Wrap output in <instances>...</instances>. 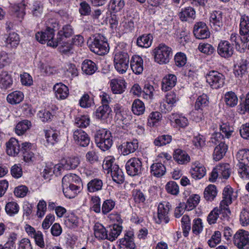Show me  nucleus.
Here are the masks:
<instances>
[{
	"mask_svg": "<svg viewBox=\"0 0 249 249\" xmlns=\"http://www.w3.org/2000/svg\"><path fill=\"white\" fill-rule=\"evenodd\" d=\"M49 21L47 24V27L44 32H38L36 34V38L37 41L42 44L47 41V45L53 47H56L58 45L60 40L57 36L56 38H54V28L57 27V24L53 20Z\"/></svg>",
	"mask_w": 249,
	"mask_h": 249,
	"instance_id": "obj_1",
	"label": "nucleus"
},
{
	"mask_svg": "<svg viewBox=\"0 0 249 249\" xmlns=\"http://www.w3.org/2000/svg\"><path fill=\"white\" fill-rule=\"evenodd\" d=\"M79 181L78 177L75 174H69L63 178L62 179L63 192L66 197L74 198L79 192L80 187L74 184Z\"/></svg>",
	"mask_w": 249,
	"mask_h": 249,
	"instance_id": "obj_2",
	"label": "nucleus"
},
{
	"mask_svg": "<svg viewBox=\"0 0 249 249\" xmlns=\"http://www.w3.org/2000/svg\"><path fill=\"white\" fill-rule=\"evenodd\" d=\"M88 43L90 51L97 54L104 55L109 51V46L106 38L100 34L94 36Z\"/></svg>",
	"mask_w": 249,
	"mask_h": 249,
	"instance_id": "obj_3",
	"label": "nucleus"
},
{
	"mask_svg": "<svg viewBox=\"0 0 249 249\" xmlns=\"http://www.w3.org/2000/svg\"><path fill=\"white\" fill-rule=\"evenodd\" d=\"M115 159L112 157H107L104 160L103 167L107 170V173L110 172L114 181L117 183H121L124 180V173L119 166L114 163Z\"/></svg>",
	"mask_w": 249,
	"mask_h": 249,
	"instance_id": "obj_4",
	"label": "nucleus"
},
{
	"mask_svg": "<svg viewBox=\"0 0 249 249\" xmlns=\"http://www.w3.org/2000/svg\"><path fill=\"white\" fill-rule=\"evenodd\" d=\"M130 59L127 52L125 50H117L114 52V66L120 74L125 73L129 68Z\"/></svg>",
	"mask_w": 249,
	"mask_h": 249,
	"instance_id": "obj_5",
	"label": "nucleus"
},
{
	"mask_svg": "<svg viewBox=\"0 0 249 249\" xmlns=\"http://www.w3.org/2000/svg\"><path fill=\"white\" fill-rule=\"evenodd\" d=\"M94 138L97 146L104 151L108 150L112 145L111 134L106 129H103L97 131Z\"/></svg>",
	"mask_w": 249,
	"mask_h": 249,
	"instance_id": "obj_6",
	"label": "nucleus"
},
{
	"mask_svg": "<svg viewBox=\"0 0 249 249\" xmlns=\"http://www.w3.org/2000/svg\"><path fill=\"white\" fill-rule=\"evenodd\" d=\"M154 53L156 62L160 64H167L172 55V50L170 47L161 44L155 49Z\"/></svg>",
	"mask_w": 249,
	"mask_h": 249,
	"instance_id": "obj_7",
	"label": "nucleus"
},
{
	"mask_svg": "<svg viewBox=\"0 0 249 249\" xmlns=\"http://www.w3.org/2000/svg\"><path fill=\"white\" fill-rule=\"evenodd\" d=\"M231 212L229 209L221 207L214 208L208 214L207 221L210 225L216 223L218 218L223 221H228L230 218Z\"/></svg>",
	"mask_w": 249,
	"mask_h": 249,
	"instance_id": "obj_8",
	"label": "nucleus"
},
{
	"mask_svg": "<svg viewBox=\"0 0 249 249\" xmlns=\"http://www.w3.org/2000/svg\"><path fill=\"white\" fill-rule=\"evenodd\" d=\"M206 82L213 89H219L225 84L224 75L217 71H209L206 75Z\"/></svg>",
	"mask_w": 249,
	"mask_h": 249,
	"instance_id": "obj_9",
	"label": "nucleus"
},
{
	"mask_svg": "<svg viewBox=\"0 0 249 249\" xmlns=\"http://www.w3.org/2000/svg\"><path fill=\"white\" fill-rule=\"evenodd\" d=\"M233 243L238 249H249V232L238 230L233 235Z\"/></svg>",
	"mask_w": 249,
	"mask_h": 249,
	"instance_id": "obj_10",
	"label": "nucleus"
},
{
	"mask_svg": "<svg viewBox=\"0 0 249 249\" xmlns=\"http://www.w3.org/2000/svg\"><path fill=\"white\" fill-rule=\"evenodd\" d=\"M125 166L126 173L130 176L138 175L142 173V162L140 158H131L126 162Z\"/></svg>",
	"mask_w": 249,
	"mask_h": 249,
	"instance_id": "obj_11",
	"label": "nucleus"
},
{
	"mask_svg": "<svg viewBox=\"0 0 249 249\" xmlns=\"http://www.w3.org/2000/svg\"><path fill=\"white\" fill-rule=\"evenodd\" d=\"M171 205L168 202L163 201L160 203L158 207V216L155 219L158 224L161 223H167L169 221L168 212L170 209Z\"/></svg>",
	"mask_w": 249,
	"mask_h": 249,
	"instance_id": "obj_12",
	"label": "nucleus"
},
{
	"mask_svg": "<svg viewBox=\"0 0 249 249\" xmlns=\"http://www.w3.org/2000/svg\"><path fill=\"white\" fill-rule=\"evenodd\" d=\"M223 14L220 10L213 11L210 14V24L216 31L221 30L224 25Z\"/></svg>",
	"mask_w": 249,
	"mask_h": 249,
	"instance_id": "obj_13",
	"label": "nucleus"
},
{
	"mask_svg": "<svg viewBox=\"0 0 249 249\" xmlns=\"http://www.w3.org/2000/svg\"><path fill=\"white\" fill-rule=\"evenodd\" d=\"M234 49L231 44L227 40H221L217 47V53L222 57L229 58L233 53Z\"/></svg>",
	"mask_w": 249,
	"mask_h": 249,
	"instance_id": "obj_14",
	"label": "nucleus"
},
{
	"mask_svg": "<svg viewBox=\"0 0 249 249\" xmlns=\"http://www.w3.org/2000/svg\"><path fill=\"white\" fill-rule=\"evenodd\" d=\"M133 236V231H126L124 233V237L119 240L120 249H135V244Z\"/></svg>",
	"mask_w": 249,
	"mask_h": 249,
	"instance_id": "obj_15",
	"label": "nucleus"
},
{
	"mask_svg": "<svg viewBox=\"0 0 249 249\" xmlns=\"http://www.w3.org/2000/svg\"><path fill=\"white\" fill-rule=\"evenodd\" d=\"M194 34L198 39H205L209 37L210 32L205 23L198 22L194 26Z\"/></svg>",
	"mask_w": 249,
	"mask_h": 249,
	"instance_id": "obj_16",
	"label": "nucleus"
},
{
	"mask_svg": "<svg viewBox=\"0 0 249 249\" xmlns=\"http://www.w3.org/2000/svg\"><path fill=\"white\" fill-rule=\"evenodd\" d=\"M73 137L75 143L81 146L86 147L89 143V137L81 129H77L73 132Z\"/></svg>",
	"mask_w": 249,
	"mask_h": 249,
	"instance_id": "obj_17",
	"label": "nucleus"
},
{
	"mask_svg": "<svg viewBox=\"0 0 249 249\" xmlns=\"http://www.w3.org/2000/svg\"><path fill=\"white\" fill-rule=\"evenodd\" d=\"M180 20L183 22H192L196 18V11L191 6L182 8L178 13Z\"/></svg>",
	"mask_w": 249,
	"mask_h": 249,
	"instance_id": "obj_18",
	"label": "nucleus"
},
{
	"mask_svg": "<svg viewBox=\"0 0 249 249\" xmlns=\"http://www.w3.org/2000/svg\"><path fill=\"white\" fill-rule=\"evenodd\" d=\"M239 34L242 36V39H249V16L246 14L241 15Z\"/></svg>",
	"mask_w": 249,
	"mask_h": 249,
	"instance_id": "obj_19",
	"label": "nucleus"
},
{
	"mask_svg": "<svg viewBox=\"0 0 249 249\" xmlns=\"http://www.w3.org/2000/svg\"><path fill=\"white\" fill-rule=\"evenodd\" d=\"M130 66L132 71L136 74H141L143 70V61L139 55H133L130 61Z\"/></svg>",
	"mask_w": 249,
	"mask_h": 249,
	"instance_id": "obj_20",
	"label": "nucleus"
},
{
	"mask_svg": "<svg viewBox=\"0 0 249 249\" xmlns=\"http://www.w3.org/2000/svg\"><path fill=\"white\" fill-rule=\"evenodd\" d=\"M249 62L247 59L241 58L234 66V74L236 77H243L248 73Z\"/></svg>",
	"mask_w": 249,
	"mask_h": 249,
	"instance_id": "obj_21",
	"label": "nucleus"
},
{
	"mask_svg": "<svg viewBox=\"0 0 249 249\" xmlns=\"http://www.w3.org/2000/svg\"><path fill=\"white\" fill-rule=\"evenodd\" d=\"M139 147V143L137 139L124 142L121 145V152L123 155H128L134 152Z\"/></svg>",
	"mask_w": 249,
	"mask_h": 249,
	"instance_id": "obj_22",
	"label": "nucleus"
},
{
	"mask_svg": "<svg viewBox=\"0 0 249 249\" xmlns=\"http://www.w3.org/2000/svg\"><path fill=\"white\" fill-rule=\"evenodd\" d=\"M232 194L233 190L231 186H227L225 187L223 191V199L220 202L219 205L225 209H229V205L231 203L233 199Z\"/></svg>",
	"mask_w": 249,
	"mask_h": 249,
	"instance_id": "obj_23",
	"label": "nucleus"
},
{
	"mask_svg": "<svg viewBox=\"0 0 249 249\" xmlns=\"http://www.w3.org/2000/svg\"><path fill=\"white\" fill-rule=\"evenodd\" d=\"M20 144L18 141L14 138H11L6 142V152L8 155L16 156L20 151Z\"/></svg>",
	"mask_w": 249,
	"mask_h": 249,
	"instance_id": "obj_24",
	"label": "nucleus"
},
{
	"mask_svg": "<svg viewBox=\"0 0 249 249\" xmlns=\"http://www.w3.org/2000/svg\"><path fill=\"white\" fill-rule=\"evenodd\" d=\"M55 95L59 100H64L69 94L68 88L64 84L60 83H57L53 86Z\"/></svg>",
	"mask_w": 249,
	"mask_h": 249,
	"instance_id": "obj_25",
	"label": "nucleus"
},
{
	"mask_svg": "<svg viewBox=\"0 0 249 249\" xmlns=\"http://www.w3.org/2000/svg\"><path fill=\"white\" fill-rule=\"evenodd\" d=\"M126 82L123 79H114L111 80L110 87L114 94H122L126 88Z\"/></svg>",
	"mask_w": 249,
	"mask_h": 249,
	"instance_id": "obj_26",
	"label": "nucleus"
},
{
	"mask_svg": "<svg viewBox=\"0 0 249 249\" xmlns=\"http://www.w3.org/2000/svg\"><path fill=\"white\" fill-rule=\"evenodd\" d=\"M177 81V78L175 75L169 74L162 79L161 89L164 91L170 90L175 86Z\"/></svg>",
	"mask_w": 249,
	"mask_h": 249,
	"instance_id": "obj_27",
	"label": "nucleus"
},
{
	"mask_svg": "<svg viewBox=\"0 0 249 249\" xmlns=\"http://www.w3.org/2000/svg\"><path fill=\"white\" fill-rule=\"evenodd\" d=\"M190 173L194 179H200L206 174V169L201 163L196 162L193 165Z\"/></svg>",
	"mask_w": 249,
	"mask_h": 249,
	"instance_id": "obj_28",
	"label": "nucleus"
},
{
	"mask_svg": "<svg viewBox=\"0 0 249 249\" xmlns=\"http://www.w3.org/2000/svg\"><path fill=\"white\" fill-rule=\"evenodd\" d=\"M173 158L176 161L180 164H186L190 160L189 155L186 151L181 149H177L174 151Z\"/></svg>",
	"mask_w": 249,
	"mask_h": 249,
	"instance_id": "obj_29",
	"label": "nucleus"
},
{
	"mask_svg": "<svg viewBox=\"0 0 249 249\" xmlns=\"http://www.w3.org/2000/svg\"><path fill=\"white\" fill-rule=\"evenodd\" d=\"M63 168L65 170H71L76 168L80 163V160L76 157H68L61 160Z\"/></svg>",
	"mask_w": 249,
	"mask_h": 249,
	"instance_id": "obj_30",
	"label": "nucleus"
},
{
	"mask_svg": "<svg viewBox=\"0 0 249 249\" xmlns=\"http://www.w3.org/2000/svg\"><path fill=\"white\" fill-rule=\"evenodd\" d=\"M12 84L13 79L11 75L7 71H1L0 72V88L7 89L11 88Z\"/></svg>",
	"mask_w": 249,
	"mask_h": 249,
	"instance_id": "obj_31",
	"label": "nucleus"
},
{
	"mask_svg": "<svg viewBox=\"0 0 249 249\" xmlns=\"http://www.w3.org/2000/svg\"><path fill=\"white\" fill-rule=\"evenodd\" d=\"M46 145L47 146L53 145L59 141V132L53 129L45 131Z\"/></svg>",
	"mask_w": 249,
	"mask_h": 249,
	"instance_id": "obj_32",
	"label": "nucleus"
},
{
	"mask_svg": "<svg viewBox=\"0 0 249 249\" xmlns=\"http://www.w3.org/2000/svg\"><path fill=\"white\" fill-rule=\"evenodd\" d=\"M107 240L113 241L117 238L122 231V227L118 224H113L107 230Z\"/></svg>",
	"mask_w": 249,
	"mask_h": 249,
	"instance_id": "obj_33",
	"label": "nucleus"
},
{
	"mask_svg": "<svg viewBox=\"0 0 249 249\" xmlns=\"http://www.w3.org/2000/svg\"><path fill=\"white\" fill-rule=\"evenodd\" d=\"M228 149L227 145L225 142H221L214 149L213 158L215 161L220 160L225 155Z\"/></svg>",
	"mask_w": 249,
	"mask_h": 249,
	"instance_id": "obj_34",
	"label": "nucleus"
},
{
	"mask_svg": "<svg viewBox=\"0 0 249 249\" xmlns=\"http://www.w3.org/2000/svg\"><path fill=\"white\" fill-rule=\"evenodd\" d=\"M95 237L99 240L107 239V230L104 226L99 223H96L93 227Z\"/></svg>",
	"mask_w": 249,
	"mask_h": 249,
	"instance_id": "obj_35",
	"label": "nucleus"
},
{
	"mask_svg": "<svg viewBox=\"0 0 249 249\" xmlns=\"http://www.w3.org/2000/svg\"><path fill=\"white\" fill-rule=\"evenodd\" d=\"M19 41L18 34L15 32L11 33L5 38V45L9 48H16L18 45Z\"/></svg>",
	"mask_w": 249,
	"mask_h": 249,
	"instance_id": "obj_36",
	"label": "nucleus"
},
{
	"mask_svg": "<svg viewBox=\"0 0 249 249\" xmlns=\"http://www.w3.org/2000/svg\"><path fill=\"white\" fill-rule=\"evenodd\" d=\"M97 69L96 64L90 60H85L82 64V71L88 75L93 74Z\"/></svg>",
	"mask_w": 249,
	"mask_h": 249,
	"instance_id": "obj_37",
	"label": "nucleus"
},
{
	"mask_svg": "<svg viewBox=\"0 0 249 249\" xmlns=\"http://www.w3.org/2000/svg\"><path fill=\"white\" fill-rule=\"evenodd\" d=\"M24 98V95L20 91H15L7 96V102L11 105H16L20 103Z\"/></svg>",
	"mask_w": 249,
	"mask_h": 249,
	"instance_id": "obj_38",
	"label": "nucleus"
},
{
	"mask_svg": "<svg viewBox=\"0 0 249 249\" xmlns=\"http://www.w3.org/2000/svg\"><path fill=\"white\" fill-rule=\"evenodd\" d=\"M73 34V29L71 26L70 25H66L64 26L62 30L60 31L57 35L58 37V39L60 40L59 44H61V42H65V38L71 37Z\"/></svg>",
	"mask_w": 249,
	"mask_h": 249,
	"instance_id": "obj_39",
	"label": "nucleus"
},
{
	"mask_svg": "<svg viewBox=\"0 0 249 249\" xmlns=\"http://www.w3.org/2000/svg\"><path fill=\"white\" fill-rule=\"evenodd\" d=\"M31 126V123L27 120H24L19 122L16 126L15 133L18 135L24 134Z\"/></svg>",
	"mask_w": 249,
	"mask_h": 249,
	"instance_id": "obj_40",
	"label": "nucleus"
},
{
	"mask_svg": "<svg viewBox=\"0 0 249 249\" xmlns=\"http://www.w3.org/2000/svg\"><path fill=\"white\" fill-rule=\"evenodd\" d=\"M151 173L156 177H160L164 175L166 169L161 163L157 162L152 164L150 167Z\"/></svg>",
	"mask_w": 249,
	"mask_h": 249,
	"instance_id": "obj_41",
	"label": "nucleus"
},
{
	"mask_svg": "<svg viewBox=\"0 0 249 249\" xmlns=\"http://www.w3.org/2000/svg\"><path fill=\"white\" fill-rule=\"evenodd\" d=\"M103 183L101 179L94 178L91 180L87 184L89 192L94 193L102 190Z\"/></svg>",
	"mask_w": 249,
	"mask_h": 249,
	"instance_id": "obj_42",
	"label": "nucleus"
},
{
	"mask_svg": "<svg viewBox=\"0 0 249 249\" xmlns=\"http://www.w3.org/2000/svg\"><path fill=\"white\" fill-rule=\"evenodd\" d=\"M236 159L238 161L237 164H249V150L248 149L240 150L236 154Z\"/></svg>",
	"mask_w": 249,
	"mask_h": 249,
	"instance_id": "obj_43",
	"label": "nucleus"
},
{
	"mask_svg": "<svg viewBox=\"0 0 249 249\" xmlns=\"http://www.w3.org/2000/svg\"><path fill=\"white\" fill-rule=\"evenodd\" d=\"M170 119L173 120L176 126L178 127H185L188 124V120L185 116L177 114H172L170 116Z\"/></svg>",
	"mask_w": 249,
	"mask_h": 249,
	"instance_id": "obj_44",
	"label": "nucleus"
},
{
	"mask_svg": "<svg viewBox=\"0 0 249 249\" xmlns=\"http://www.w3.org/2000/svg\"><path fill=\"white\" fill-rule=\"evenodd\" d=\"M111 111V108L109 106L102 105L96 109L95 115L97 118L104 120L108 117Z\"/></svg>",
	"mask_w": 249,
	"mask_h": 249,
	"instance_id": "obj_45",
	"label": "nucleus"
},
{
	"mask_svg": "<svg viewBox=\"0 0 249 249\" xmlns=\"http://www.w3.org/2000/svg\"><path fill=\"white\" fill-rule=\"evenodd\" d=\"M132 111L137 115L143 114L145 111L144 103L140 99H135L132 103Z\"/></svg>",
	"mask_w": 249,
	"mask_h": 249,
	"instance_id": "obj_46",
	"label": "nucleus"
},
{
	"mask_svg": "<svg viewBox=\"0 0 249 249\" xmlns=\"http://www.w3.org/2000/svg\"><path fill=\"white\" fill-rule=\"evenodd\" d=\"M224 101L226 105L230 107H233L237 105L238 99L234 92L228 91L225 94Z\"/></svg>",
	"mask_w": 249,
	"mask_h": 249,
	"instance_id": "obj_47",
	"label": "nucleus"
},
{
	"mask_svg": "<svg viewBox=\"0 0 249 249\" xmlns=\"http://www.w3.org/2000/svg\"><path fill=\"white\" fill-rule=\"evenodd\" d=\"M200 196L199 195L196 194L191 195L185 204V209L187 211L193 210L198 204Z\"/></svg>",
	"mask_w": 249,
	"mask_h": 249,
	"instance_id": "obj_48",
	"label": "nucleus"
},
{
	"mask_svg": "<svg viewBox=\"0 0 249 249\" xmlns=\"http://www.w3.org/2000/svg\"><path fill=\"white\" fill-rule=\"evenodd\" d=\"M217 193V190L215 186L212 184L209 185L204 190V198L208 201L213 200L216 196Z\"/></svg>",
	"mask_w": 249,
	"mask_h": 249,
	"instance_id": "obj_49",
	"label": "nucleus"
},
{
	"mask_svg": "<svg viewBox=\"0 0 249 249\" xmlns=\"http://www.w3.org/2000/svg\"><path fill=\"white\" fill-rule=\"evenodd\" d=\"M234 128L233 127L230 126L227 124H223L220 126V133H216L215 136L216 137H220L221 135L222 137L229 138L232 133L233 132Z\"/></svg>",
	"mask_w": 249,
	"mask_h": 249,
	"instance_id": "obj_50",
	"label": "nucleus"
},
{
	"mask_svg": "<svg viewBox=\"0 0 249 249\" xmlns=\"http://www.w3.org/2000/svg\"><path fill=\"white\" fill-rule=\"evenodd\" d=\"M152 42V36L149 34L139 37L137 40V44L139 47L147 48L151 46Z\"/></svg>",
	"mask_w": 249,
	"mask_h": 249,
	"instance_id": "obj_51",
	"label": "nucleus"
},
{
	"mask_svg": "<svg viewBox=\"0 0 249 249\" xmlns=\"http://www.w3.org/2000/svg\"><path fill=\"white\" fill-rule=\"evenodd\" d=\"M242 36L239 35L236 33H232L230 37V40L232 44V46H234L237 49L240 48V42L243 44L247 43L249 41V39H247L245 40L242 39Z\"/></svg>",
	"mask_w": 249,
	"mask_h": 249,
	"instance_id": "obj_52",
	"label": "nucleus"
},
{
	"mask_svg": "<svg viewBox=\"0 0 249 249\" xmlns=\"http://www.w3.org/2000/svg\"><path fill=\"white\" fill-rule=\"evenodd\" d=\"M209 104L207 96L206 94H203L199 96L196 99L195 103V108L196 110H201L204 111V108Z\"/></svg>",
	"mask_w": 249,
	"mask_h": 249,
	"instance_id": "obj_53",
	"label": "nucleus"
},
{
	"mask_svg": "<svg viewBox=\"0 0 249 249\" xmlns=\"http://www.w3.org/2000/svg\"><path fill=\"white\" fill-rule=\"evenodd\" d=\"M25 5L22 3L15 4L11 6V10L18 18L21 19L23 18L25 14Z\"/></svg>",
	"mask_w": 249,
	"mask_h": 249,
	"instance_id": "obj_54",
	"label": "nucleus"
},
{
	"mask_svg": "<svg viewBox=\"0 0 249 249\" xmlns=\"http://www.w3.org/2000/svg\"><path fill=\"white\" fill-rule=\"evenodd\" d=\"M124 0H110L109 4V8L113 12L116 13L120 11L124 6Z\"/></svg>",
	"mask_w": 249,
	"mask_h": 249,
	"instance_id": "obj_55",
	"label": "nucleus"
},
{
	"mask_svg": "<svg viewBox=\"0 0 249 249\" xmlns=\"http://www.w3.org/2000/svg\"><path fill=\"white\" fill-rule=\"evenodd\" d=\"M134 29V22L131 19L124 18L123 21L120 22L119 27V32H131Z\"/></svg>",
	"mask_w": 249,
	"mask_h": 249,
	"instance_id": "obj_56",
	"label": "nucleus"
},
{
	"mask_svg": "<svg viewBox=\"0 0 249 249\" xmlns=\"http://www.w3.org/2000/svg\"><path fill=\"white\" fill-rule=\"evenodd\" d=\"M216 169L220 174V178H228L231 174L230 165L228 164H220L216 166Z\"/></svg>",
	"mask_w": 249,
	"mask_h": 249,
	"instance_id": "obj_57",
	"label": "nucleus"
},
{
	"mask_svg": "<svg viewBox=\"0 0 249 249\" xmlns=\"http://www.w3.org/2000/svg\"><path fill=\"white\" fill-rule=\"evenodd\" d=\"M116 202L114 200L111 199H106L102 204V213L104 215L107 214L114 208Z\"/></svg>",
	"mask_w": 249,
	"mask_h": 249,
	"instance_id": "obj_58",
	"label": "nucleus"
},
{
	"mask_svg": "<svg viewBox=\"0 0 249 249\" xmlns=\"http://www.w3.org/2000/svg\"><path fill=\"white\" fill-rule=\"evenodd\" d=\"M161 114L158 111L152 112L149 115L147 124L150 126H154L157 125L161 119Z\"/></svg>",
	"mask_w": 249,
	"mask_h": 249,
	"instance_id": "obj_59",
	"label": "nucleus"
},
{
	"mask_svg": "<svg viewBox=\"0 0 249 249\" xmlns=\"http://www.w3.org/2000/svg\"><path fill=\"white\" fill-rule=\"evenodd\" d=\"M155 89L153 86L149 83L144 85L142 89V97L146 99L151 100L153 98Z\"/></svg>",
	"mask_w": 249,
	"mask_h": 249,
	"instance_id": "obj_60",
	"label": "nucleus"
},
{
	"mask_svg": "<svg viewBox=\"0 0 249 249\" xmlns=\"http://www.w3.org/2000/svg\"><path fill=\"white\" fill-rule=\"evenodd\" d=\"M31 13L34 17H40L43 12V4L39 1H36L31 7Z\"/></svg>",
	"mask_w": 249,
	"mask_h": 249,
	"instance_id": "obj_61",
	"label": "nucleus"
},
{
	"mask_svg": "<svg viewBox=\"0 0 249 249\" xmlns=\"http://www.w3.org/2000/svg\"><path fill=\"white\" fill-rule=\"evenodd\" d=\"M181 222L183 235L186 237L191 230V223L189 217L187 215H184L181 218Z\"/></svg>",
	"mask_w": 249,
	"mask_h": 249,
	"instance_id": "obj_62",
	"label": "nucleus"
},
{
	"mask_svg": "<svg viewBox=\"0 0 249 249\" xmlns=\"http://www.w3.org/2000/svg\"><path fill=\"white\" fill-rule=\"evenodd\" d=\"M238 173L240 177L245 179H249V164H237Z\"/></svg>",
	"mask_w": 249,
	"mask_h": 249,
	"instance_id": "obj_63",
	"label": "nucleus"
},
{
	"mask_svg": "<svg viewBox=\"0 0 249 249\" xmlns=\"http://www.w3.org/2000/svg\"><path fill=\"white\" fill-rule=\"evenodd\" d=\"M17 239V234L11 232L8 237V240L3 246L6 249H15V242Z\"/></svg>",
	"mask_w": 249,
	"mask_h": 249,
	"instance_id": "obj_64",
	"label": "nucleus"
}]
</instances>
